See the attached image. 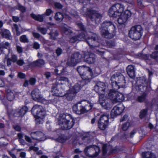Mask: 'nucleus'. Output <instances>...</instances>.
<instances>
[{"instance_id":"obj_1","label":"nucleus","mask_w":158,"mask_h":158,"mask_svg":"<svg viewBox=\"0 0 158 158\" xmlns=\"http://www.w3.org/2000/svg\"><path fill=\"white\" fill-rule=\"evenodd\" d=\"M100 29L101 35L106 38L111 39L115 35V27L111 22H104Z\"/></svg>"},{"instance_id":"obj_2","label":"nucleus","mask_w":158,"mask_h":158,"mask_svg":"<svg viewBox=\"0 0 158 158\" xmlns=\"http://www.w3.org/2000/svg\"><path fill=\"white\" fill-rule=\"evenodd\" d=\"M58 122L62 129L67 130L73 127L75 120L69 115L61 114L58 118Z\"/></svg>"},{"instance_id":"obj_3","label":"nucleus","mask_w":158,"mask_h":158,"mask_svg":"<svg viewBox=\"0 0 158 158\" xmlns=\"http://www.w3.org/2000/svg\"><path fill=\"white\" fill-rule=\"evenodd\" d=\"M111 80L112 88L118 89L124 88L126 85V81L124 76L120 73H116L111 77Z\"/></svg>"},{"instance_id":"obj_4","label":"nucleus","mask_w":158,"mask_h":158,"mask_svg":"<svg viewBox=\"0 0 158 158\" xmlns=\"http://www.w3.org/2000/svg\"><path fill=\"white\" fill-rule=\"evenodd\" d=\"M81 14L85 16H88L92 21H95L98 24L100 21L102 15L97 11L83 7L80 10Z\"/></svg>"},{"instance_id":"obj_5","label":"nucleus","mask_w":158,"mask_h":158,"mask_svg":"<svg viewBox=\"0 0 158 158\" xmlns=\"http://www.w3.org/2000/svg\"><path fill=\"white\" fill-rule=\"evenodd\" d=\"M86 42L89 45L90 48L94 51L100 55H103L104 52L101 49H98L99 45L98 37L96 34H93L91 37L87 38Z\"/></svg>"},{"instance_id":"obj_6","label":"nucleus","mask_w":158,"mask_h":158,"mask_svg":"<svg viewBox=\"0 0 158 158\" xmlns=\"http://www.w3.org/2000/svg\"><path fill=\"white\" fill-rule=\"evenodd\" d=\"M143 32V29L140 25H135L132 27L129 31V37L135 40H139Z\"/></svg>"},{"instance_id":"obj_7","label":"nucleus","mask_w":158,"mask_h":158,"mask_svg":"<svg viewBox=\"0 0 158 158\" xmlns=\"http://www.w3.org/2000/svg\"><path fill=\"white\" fill-rule=\"evenodd\" d=\"M77 70L82 79L84 80H89L93 75L91 69L84 65L78 67Z\"/></svg>"},{"instance_id":"obj_8","label":"nucleus","mask_w":158,"mask_h":158,"mask_svg":"<svg viewBox=\"0 0 158 158\" xmlns=\"http://www.w3.org/2000/svg\"><path fill=\"white\" fill-rule=\"evenodd\" d=\"M136 84L137 89L139 91L143 93H147L151 89L150 85L147 83L146 80L144 77H143L138 78Z\"/></svg>"},{"instance_id":"obj_9","label":"nucleus","mask_w":158,"mask_h":158,"mask_svg":"<svg viewBox=\"0 0 158 158\" xmlns=\"http://www.w3.org/2000/svg\"><path fill=\"white\" fill-rule=\"evenodd\" d=\"M100 152V148L98 146L94 145L87 146L84 150L85 155L91 158L97 156Z\"/></svg>"},{"instance_id":"obj_10","label":"nucleus","mask_w":158,"mask_h":158,"mask_svg":"<svg viewBox=\"0 0 158 158\" xmlns=\"http://www.w3.org/2000/svg\"><path fill=\"white\" fill-rule=\"evenodd\" d=\"M124 10V6L120 4L113 5L110 9L109 15L110 17H116L120 15Z\"/></svg>"},{"instance_id":"obj_11","label":"nucleus","mask_w":158,"mask_h":158,"mask_svg":"<svg viewBox=\"0 0 158 158\" xmlns=\"http://www.w3.org/2000/svg\"><path fill=\"white\" fill-rule=\"evenodd\" d=\"M83 57V54L81 55L79 52H74L71 55L70 58L68 60L67 64L69 66H74L81 61V59Z\"/></svg>"},{"instance_id":"obj_12","label":"nucleus","mask_w":158,"mask_h":158,"mask_svg":"<svg viewBox=\"0 0 158 158\" xmlns=\"http://www.w3.org/2000/svg\"><path fill=\"white\" fill-rule=\"evenodd\" d=\"M31 112L34 116L39 118H44L46 115L45 111L40 105H35L32 109Z\"/></svg>"},{"instance_id":"obj_13","label":"nucleus","mask_w":158,"mask_h":158,"mask_svg":"<svg viewBox=\"0 0 158 158\" xmlns=\"http://www.w3.org/2000/svg\"><path fill=\"white\" fill-rule=\"evenodd\" d=\"M106 89L105 84L101 81L98 82L94 87V90L99 96H104Z\"/></svg>"},{"instance_id":"obj_14","label":"nucleus","mask_w":158,"mask_h":158,"mask_svg":"<svg viewBox=\"0 0 158 158\" xmlns=\"http://www.w3.org/2000/svg\"><path fill=\"white\" fill-rule=\"evenodd\" d=\"M30 135L31 138L39 141H43L45 139V135L40 131L31 132Z\"/></svg>"},{"instance_id":"obj_15","label":"nucleus","mask_w":158,"mask_h":158,"mask_svg":"<svg viewBox=\"0 0 158 158\" xmlns=\"http://www.w3.org/2000/svg\"><path fill=\"white\" fill-rule=\"evenodd\" d=\"M83 56L84 61L88 64H93L95 61L96 57L93 53H84Z\"/></svg>"},{"instance_id":"obj_16","label":"nucleus","mask_w":158,"mask_h":158,"mask_svg":"<svg viewBox=\"0 0 158 158\" xmlns=\"http://www.w3.org/2000/svg\"><path fill=\"white\" fill-rule=\"evenodd\" d=\"M123 106L122 105L116 106H114L111 112V116L112 118L119 115L123 112L124 110Z\"/></svg>"},{"instance_id":"obj_17","label":"nucleus","mask_w":158,"mask_h":158,"mask_svg":"<svg viewBox=\"0 0 158 158\" xmlns=\"http://www.w3.org/2000/svg\"><path fill=\"white\" fill-rule=\"evenodd\" d=\"M31 95L33 99L36 101H40L43 98L40 92L38 89H35L33 90L31 92Z\"/></svg>"},{"instance_id":"obj_18","label":"nucleus","mask_w":158,"mask_h":158,"mask_svg":"<svg viewBox=\"0 0 158 158\" xmlns=\"http://www.w3.org/2000/svg\"><path fill=\"white\" fill-rule=\"evenodd\" d=\"M28 108L26 106H23L21 108L16 109L14 113V115L15 117L23 116L27 111Z\"/></svg>"},{"instance_id":"obj_19","label":"nucleus","mask_w":158,"mask_h":158,"mask_svg":"<svg viewBox=\"0 0 158 158\" xmlns=\"http://www.w3.org/2000/svg\"><path fill=\"white\" fill-rule=\"evenodd\" d=\"M98 102L104 109H108L110 108V104L107 101L105 100L104 96H99Z\"/></svg>"},{"instance_id":"obj_20","label":"nucleus","mask_w":158,"mask_h":158,"mask_svg":"<svg viewBox=\"0 0 158 158\" xmlns=\"http://www.w3.org/2000/svg\"><path fill=\"white\" fill-rule=\"evenodd\" d=\"M73 110L76 113L78 114H81L84 113L83 106L80 102L74 105L73 107Z\"/></svg>"},{"instance_id":"obj_21","label":"nucleus","mask_w":158,"mask_h":158,"mask_svg":"<svg viewBox=\"0 0 158 158\" xmlns=\"http://www.w3.org/2000/svg\"><path fill=\"white\" fill-rule=\"evenodd\" d=\"M127 71L128 75L131 78L135 77V68L132 65H129L127 68Z\"/></svg>"},{"instance_id":"obj_22","label":"nucleus","mask_w":158,"mask_h":158,"mask_svg":"<svg viewBox=\"0 0 158 158\" xmlns=\"http://www.w3.org/2000/svg\"><path fill=\"white\" fill-rule=\"evenodd\" d=\"M1 30L2 35V37L6 38L8 40H11L12 37L11 35L10 31L6 29H2Z\"/></svg>"},{"instance_id":"obj_23","label":"nucleus","mask_w":158,"mask_h":158,"mask_svg":"<svg viewBox=\"0 0 158 158\" xmlns=\"http://www.w3.org/2000/svg\"><path fill=\"white\" fill-rule=\"evenodd\" d=\"M118 90L113 88L112 89L110 90L108 93L109 98L113 102L117 94L118 91H117V90Z\"/></svg>"},{"instance_id":"obj_24","label":"nucleus","mask_w":158,"mask_h":158,"mask_svg":"<svg viewBox=\"0 0 158 158\" xmlns=\"http://www.w3.org/2000/svg\"><path fill=\"white\" fill-rule=\"evenodd\" d=\"M31 17L33 19L40 22H42L44 20V18L45 16V14L42 15H36L32 13L31 14Z\"/></svg>"},{"instance_id":"obj_25","label":"nucleus","mask_w":158,"mask_h":158,"mask_svg":"<svg viewBox=\"0 0 158 158\" xmlns=\"http://www.w3.org/2000/svg\"><path fill=\"white\" fill-rule=\"evenodd\" d=\"M65 72L64 68L62 66L56 67L55 69V73L58 75H64Z\"/></svg>"},{"instance_id":"obj_26","label":"nucleus","mask_w":158,"mask_h":158,"mask_svg":"<svg viewBox=\"0 0 158 158\" xmlns=\"http://www.w3.org/2000/svg\"><path fill=\"white\" fill-rule=\"evenodd\" d=\"M76 94L71 89H69L65 94L66 98L68 100H72L75 96Z\"/></svg>"},{"instance_id":"obj_27","label":"nucleus","mask_w":158,"mask_h":158,"mask_svg":"<svg viewBox=\"0 0 158 158\" xmlns=\"http://www.w3.org/2000/svg\"><path fill=\"white\" fill-rule=\"evenodd\" d=\"M61 90H59L57 87L53 86L52 88V91L53 92V94L56 96H62V92Z\"/></svg>"},{"instance_id":"obj_28","label":"nucleus","mask_w":158,"mask_h":158,"mask_svg":"<svg viewBox=\"0 0 158 158\" xmlns=\"http://www.w3.org/2000/svg\"><path fill=\"white\" fill-rule=\"evenodd\" d=\"M61 27L63 31L66 35H69L72 32L70 28L65 24H62Z\"/></svg>"},{"instance_id":"obj_29","label":"nucleus","mask_w":158,"mask_h":158,"mask_svg":"<svg viewBox=\"0 0 158 158\" xmlns=\"http://www.w3.org/2000/svg\"><path fill=\"white\" fill-rule=\"evenodd\" d=\"M124 99V97L122 94L121 93H119L118 92L117 94L116 95V97L115 98L113 103H115L117 102H120L123 101Z\"/></svg>"},{"instance_id":"obj_30","label":"nucleus","mask_w":158,"mask_h":158,"mask_svg":"<svg viewBox=\"0 0 158 158\" xmlns=\"http://www.w3.org/2000/svg\"><path fill=\"white\" fill-rule=\"evenodd\" d=\"M7 98L10 101H13L15 98V95L13 92L10 90L8 89L7 91Z\"/></svg>"},{"instance_id":"obj_31","label":"nucleus","mask_w":158,"mask_h":158,"mask_svg":"<svg viewBox=\"0 0 158 158\" xmlns=\"http://www.w3.org/2000/svg\"><path fill=\"white\" fill-rule=\"evenodd\" d=\"M68 78L63 77H59L56 78V81L58 84H63L65 82H69Z\"/></svg>"},{"instance_id":"obj_32","label":"nucleus","mask_w":158,"mask_h":158,"mask_svg":"<svg viewBox=\"0 0 158 158\" xmlns=\"http://www.w3.org/2000/svg\"><path fill=\"white\" fill-rule=\"evenodd\" d=\"M54 18L56 21L61 22L64 18V15L62 13L58 12L55 14Z\"/></svg>"},{"instance_id":"obj_33","label":"nucleus","mask_w":158,"mask_h":158,"mask_svg":"<svg viewBox=\"0 0 158 158\" xmlns=\"http://www.w3.org/2000/svg\"><path fill=\"white\" fill-rule=\"evenodd\" d=\"M82 139L83 141V143H90L91 140L90 135L89 133L86 134L82 138Z\"/></svg>"},{"instance_id":"obj_34","label":"nucleus","mask_w":158,"mask_h":158,"mask_svg":"<svg viewBox=\"0 0 158 158\" xmlns=\"http://www.w3.org/2000/svg\"><path fill=\"white\" fill-rule=\"evenodd\" d=\"M85 105L83 106L84 113L87 112L90 110L92 108V106L90 103L87 102H85Z\"/></svg>"},{"instance_id":"obj_35","label":"nucleus","mask_w":158,"mask_h":158,"mask_svg":"<svg viewBox=\"0 0 158 158\" xmlns=\"http://www.w3.org/2000/svg\"><path fill=\"white\" fill-rule=\"evenodd\" d=\"M147 95V93H143L141 95L139 96L137 99V100L139 102H144L146 99Z\"/></svg>"},{"instance_id":"obj_36","label":"nucleus","mask_w":158,"mask_h":158,"mask_svg":"<svg viewBox=\"0 0 158 158\" xmlns=\"http://www.w3.org/2000/svg\"><path fill=\"white\" fill-rule=\"evenodd\" d=\"M108 117L109 115L108 114H103L101 116L98 122H100L102 123H103L108 122Z\"/></svg>"},{"instance_id":"obj_37","label":"nucleus","mask_w":158,"mask_h":158,"mask_svg":"<svg viewBox=\"0 0 158 158\" xmlns=\"http://www.w3.org/2000/svg\"><path fill=\"white\" fill-rule=\"evenodd\" d=\"M80 85L78 83H77L70 89L73 91L74 93H75V94H76L80 91Z\"/></svg>"},{"instance_id":"obj_38","label":"nucleus","mask_w":158,"mask_h":158,"mask_svg":"<svg viewBox=\"0 0 158 158\" xmlns=\"http://www.w3.org/2000/svg\"><path fill=\"white\" fill-rule=\"evenodd\" d=\"M44 64L45 62L43 60L39 59L34 62L31 64H33L34 65L41 67L44 65Z\"/></svg>"},{"instance_id":"obj_39","label":"nucleus","mask_w":158,"mask_h":158,"mask_svg":"<svg viewBox=\"0 0 158 158\" xmlns=\"http://www.w3.org/2000/svg\"><path fill=\"white\" fill-rule=\"evenodd\" d=\"M77 35L79 41H85L86 42L87 38H86L85 32H81L78 35Z\"/></svg>"},{"instance_id":"obj_40","label":"nucleus","mask_w":158,"mask_h":158,"mask_svg":"<svg viewBox=\"0 0 158 158\" xmlns=\"http://www.w3.org/2000/svg\"><path fill=\"white\" fill-rule=\"evenodd\" d=\"M127 19L126 17L122 14L120 16L118 19V21L119 24H122L125 23Z\"/></svg>"},{"instance_id":"obj_41","label":"nucleus","mask_w":158,"mask_h":158,"mask_svg":"<svg viewBox=\"0 0 158 158\" xmlns=\"http://www.w3.org/2000/svg\"><path fill=\"white\" fill-rule=\"evenodd\" d=\"M48 34L50 35V39L55 40L56 39V37L58 35V32L56 31L54 32L51 31L48 33Z\"/></svg>"},{"instance_id":"obj_42","label":"nucleus","mask_w":158,"mask_h":158,"mask_svg":"<svg viewBox=\"0 0 158 158\" xmlns=\"http://www.w3.org/2000/svg\"><path fill=\"white\" fill-rule=\"evenodd\" d=\"M108 124V122L103 123H102L100 122H98V127L101 130H104L106 128Z\"/></svg>"},{"instance_id":"obj_43","label":"nucleus","mask_w":158,"mask_h":158,"mask_svg":"<svg viewBox=\"0 0 158 158\" xmlns=\"http://www.w3.org/2000/svg\"><path fill=\"white\" fill-rule=\"evenodd\" d=\"M148 111V109L147 108L142 110L140 112L139 115L140 118L141 119L144 118L147 114Z\"/></svg>"},{"instance_id":"obj_44","label":"nucleus","mask_w":158,"mask_h":158,"mask_svg":"<svg viewBox=\"0 0 158 158\" xmlns=\"http://www.w3.org/2000/svg\"><path fill=\"white\" fill-rule=\"evenodd\" d=\"M143 158H156L155 155L151 152H147L145 153Z\"/></svg>"},{"instance_id":"obj_45","label":"nucleus","mask_w":158,"mask_h":158,"mask_svg":"<svg viewBox=\"0 0 158 158\" xmlns=\"http://www.w3.org/2000/svg\"><path fill=\"white\" fill-rule=\"evenodd\" d=\"M19 40L21 42L24 43H27L29 42V40L26 35L21 36L20 37Z\"/></svg>"},{"instance_id":"obj_46","label":"nucleus","mask_w":158,"mask_h":158,"mask_svg":"<svg viewBox=\"0 0 158 158\" xmlns=\"http://www.w3.org/2000/svg\"><path fill=\"white\" fill-rule=\"evenodd\" d=\"M66 139V137L63 135L59 136L58 138L56 139V140L60 143H64Z\"/></svg>"},{"instance_id":"obj_47","label":"nucleus","mask_w":158,"mask_h":158,"mask_svg":"<svg viewBox=\"0 0 158 158\" xmlns=\"http://www.w3.org/2000/svg\"><path fill=\"white\" fill-rule=\"evenodd\" d=\"M150 56L151 58L154 59L158 62V51L152 52Z\"/></svg>"},{"instance_id":"obj_48","label":"nucleus","mask_w":158,"mask_h":158,"mask_svg":"<svg viewBox=\"0 0 158 158\" xmlns=\"http://www.w3.org/2000/svg\"><path fill=\"white\" fill-rule=\"evenodd\" d=\"M110 147L109 146H107L106 144H104L102 145V152L103 154V155H105L107 151V149H108Z\"/></svg>"},{"instance_id":"obj_49","label":"nucleus","mask_w":158,"mask_h":158,"mask_svg":"<svg viewBox=\"0 0 158 158\" xmlns=\"http://www.w3.org/2000/svg\"><path fill=\"white\" fill-rule=\"evenodd\" d=\"M107 46L109 48L114 47L115 45V42L114 41L110 40L106 42Z\"/></svg>"},{"instance_id":"obj_50","label":"nucleus","mask_w":158,"mask_h":158,"mask_svg":"<svg viewBox=\"0 0 158 158\" xmlns=\"http://www.w3.org/2000/svg\"><path fill=\"white\" fill-rule=\"evenodd\" d=\"M17 6L18 9L21 12H25L26 10V8L24 6L19 4H18Z\"/></svg>"},{"instance_id":"obj_51","label":"nucleus","mask_w":158,"mask_h":158,"mask_svg":"<svg viewBox=\"0 0 158 158\" xmlns=\"http://www.w3.org/2000/svg\"><path fill=\"white\" fill-rule=\"evenodd\" d=\"M122 15L125 16L127 19L131 16V13L130 10H127L125 11L124 13L122 14Z\"/></svg>"},{"instance_id":"obj_52","label":"nucleus","mask_w":158,"mask_h":158,"mask_svg":"<svg viewBox=\"0 0 158 158\" xmlns=\"http://www.w3.org/2000/svg\"><path fill=\"white\" fill-rule=\"evenodd\" d=\"M35 121L36 124H39L43 123L44 118H39L36 116H35Z\"/></svg>"},{"instance_id":"obj_53","label":"nucleus","mask_w":158,"mask_h":158,"mask_svg":"<svg viewBox=\"0 0 158 158\" xmlns=\"http://www.w3.org/2000/svg\"><path fill=\"white\" fill-rule=\"evenodd\" d=\"M38 30L42 34L44 35L47 33V29L44 28H41L40 27H37Z\"/></svg>"},{"instance_id":"obj_54","label":"nucleus","mask_w":158,"mask_h":158,"mask_svg":"<svg viewBox=\"0 0 158 158\" xmlns=\"http://www.w3.org/2000/svg\"><path fill=\"white\" fill-rule=\"evenodd\" d=\"M55 52L57 56H60L62 53V50L60 48H58L56 50Z\"/></svg>"},{"instance_id":"obj_55","label":"nucleus","mask_w":158,"mask_h":158,"mask_svg":"<svg viewBox=\"0 0 158 158\" xmlns=\"http://www.w3.org/2000/svg\"><path fill=\"white\" fill-rule=\"evenodd\" d=\"M36 81V79L33 77L31 78L29 80V84L32 85H34L35 84Z\"/></svg>"},{"instance_id":"obj_56","label":"nucleus","mask_w":158,"mask_h":158,"mask_svg":"<svg viewBox=\"0 0 158 158\" xmlns=\"http://www.w3.org/2000/svg\"><path fill=\"white\" fill-rule=\"evenodd\" d=\"M130 126V123L129 122H127L125 123H124L123 126L122 128V129L124 131L127 130L128 128Z\"/></svg>"},{"instance_id":"obj_57","label":"nucleus","mask_w":158,"mask_h":158,"mask_svg":"<svg viewBox=\"0 0 158 158\" xmlns=\"http://www.w3.org/2000/svg\"><path fill=\"white\" fill-rule=\"evenodd\" d=\"M78 40L77 35L74 36L70 38V41L71 43H74Z\"/></svg>"},{"instance_id":"obj_58","label":"nucleus","mask_w":158,"mask_h":158,"mask_svg":"<svg viewBox=\"0 0 158 158\" xmlns=\"http://www.w3.org/2000/svg\"><path fill=\"white\" fill-rule=\"evenodd\" d=\"M54 6L56 8L58 9H61L63 7V5L60 3L58 2H55Z\"/></svg>"},{"instance_id":"obj_59","label":"nucleus","mask_w":158,"mask_h":158,"mask_svg":"<svg viewBox=\"0 0 158 158\" xmlns=\"http://www.w3.org/2000/svg\"><path fill=\"white\" fill-rule=\"evenodd\" d=\"M77 25L81 29V30H83L84 31H85V28L83 25V24L81 23H77Z\"/></svg>"},{"instance_id":"obj_60","label":"nucleus","mask_w":158,"mask_h":158,"mask_svg":"<svg viewBox=\"0 0 158 158\" xmlns=\"http://www.w3.org/2000/svg\"><path fill=\"white\" fill-rule=\"evenodd\" d=\"M32 33L33 36L36 39H39L40 37V34L38 33L32 32Z\"/></svg>"},{"instance_id":"obj_61","label":"nucleus","mask_w":158,"mask_h":158,"mask_svg":"<svg viewBox=\"0 0 158 158\" xmlns=\"http://www.w3.org/2000/svg\"><path fill=\"white\" fill-rule=\"evenodd\" d=\"M11 58L10 59L13 62H15L17 61V57L15 55H12Z\"/></svg>"},{"instance_id":"obj_62","label":"nucleus","mask_w":158,"mask_h":158,"mask_svg":"<svg viewBox=\"0 0 158 158\" xmlns=\"http://www.w3.org/2000/svg\"><path fill=\"white\" fill-rule=\"evenodd\" d=\"M17 62V64L19 66H22L25 64L23 60L22 59L18 60Z\"/></svg>"},{"instance_id":"obj_63","label":"nucleus","mask_w":158,"mask_h":158,"mask_svg":"<svg viewBox=\"0 0 158 158\" xmlns=\"http://www.w3.org/2000/svg\"><path fill=\"white\" fill-rule=\"evenodd\" d=\"M53 11L51 9H47L46 10L45 14L47 16H49L52 13Z\"/></svg>"},{"instance_id":"obj_64","label":"nucleus","mask_w":158,"mask_h":158,"mask_svg":"<svg viewBox=\"0 0 158 158\" xmlns=\"http://www.w3.org/2000/svg\"><path fill=\"white\" fill-rule=\"evenodd\" d=\"M40 47V45L37 42H35L34 43L33 46V48L36 49H39Z\"/></svg>"}]
</instances>
